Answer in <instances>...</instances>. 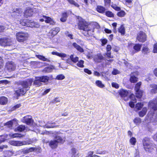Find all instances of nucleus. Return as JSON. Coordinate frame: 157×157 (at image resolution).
I'll use <instances>...</instances> for the list:
<instances>
[{"instance_id": "1", "label": "nucleus", "mask_w": 157, "mask_h": 157, "mask_svg": "<svg viewBox=\"0 0 157 157\" xmlns=\"http://www.w3.org/2000/svg\"><path fill=\"white\" fill-rule=\"evenodd\" d=\"M148 107L152 109L155 113H157V97L149 102ZM151 113L150 112L148 113V117L150 119L151 122L155 123L157 122V114L154 113L151 115Z\"/></svg>"}, {"instance_id": "2", "label": "nucleus", "mask_w": 157, "mask_h": 157, "mask_svg": "<svg viewBox=\"0 0 157 157\" xmlns=\"http://www.w3.org/2000/svg\"><path fill=\"white\" fill-rule=\"evenodd\" d=\"M33 81V80L32 79H30L22 82L21 84L23 88L17 90L16 91V93L17 96H19L21 95H23L26 90H28V88L31 85Z\"/></svg>"}, {"instance_id": "3", "label": "nucleus", "mask_w": 157, "mask_h": 157, "mask_svg": "<svg viewBox=\"0 0 157 157\" xmlns=\"http://www.w3.org/2000/svg\"><path fill=\"white\" fill-rule=\"evenodd\" d=\"M78 19L79 20L78 23V28L79 29L82 30L84 31L89 32H93L91 29V28L89 26L88 24L86 23L81 17H78Z\"/></svg>"}, {"instance_id": "4", "label": "nucleus", "mask_w": 157, "mask_h": 157, "mask_svg": "<svg viewBox=\"0 0 157 157\" xmlns=\"http://www.w3.org/2000/svg\"><path fill=\"white\" fill-rule=\"evenodd\" d=\"M142 142L144 150L147 151L151 152L153 149V146L150 142V139L145 137L143 139Z\"/></svg>"}, {"instance_id": "5", "label": "nucleus", "mask_w": 157, "mask_h": 157, "mask_svg": "<svg viewBox=\"0 0 157 157\" xmlns=\"http://www.w3.org/2000/svg\"><path fill=\"white\" fill-rule=\"evenodd\" d=\"M46 134H52L53 136L55 137V140L58 143H63L65 141L64 137H62L61 134L56 132H46Z\"/></svg>"}, {"instance_id": "6", "label": "nucleus", "mask_w": 157, "mask_h": 157, "mask_svg": "<svg viewBox=\"0 0 157 157\" xmlns=\"http://www.w3.org/2000/svg\"><path fill=\"white\" fill-rule=\"evenodd\" d=\"M28 36L29 35L27 33L20 32L17 33L16 34L17 40L19 42H23L26 40Z\"/></svg>"}, {"instance_id": "7", "label": "nucleus", "mask_w": 157, "mask_h": 157, "mask_svg": "<svg viewBox=\"0 0 157 157\" xmlns=\"http://www.w3.org/2000/svg\"><path fill=\"white\" fill-rule=\"evenodd\" d=\"M12 39L10 38L0 39V45L3 46H9L12 44Z\"/></svg>"}, {"instance_id": "8", "label": "nucleus", "mask_w": 157, "mask_h": 157, "mask_svg": "<svg viewBox=\"0 0 157 157\" xmlns=\"http://www.w3.org/2000/svg\"><path fill=\"white\" fill-rule=\"evenodd\" d=\"M10 144L11 145L17 146H19L23 145H25L31 144V142L27 141H10Z\"/></svg>"}, {"instance_id": "9", "label": "nucleus", "mask_w": 157, "mask_h": 157, "mask_svg": "<svg viewBox=\"0 0 157 157\" xmlns=\"http://www.w3.org/2000/svg\"><path fill=\"white\" fill-rule=\"evenodd\" d=\"M137 40L140 42H144L146 39V36L145 33L142 31H140L137 35Z\"/></svg>"}, {"instance_id": "10", "label": "nucleus", "mask_w": 157, "mask_h": 157, "mask_svg": "<svg viewBox=\"0 0 157 157\" xmlns=\"http://www.w3.org/2000/svg\"><path fill=\"white\" fill-rule=\"evenodd\" d=\"M119 93L121 97L123 98L125 101H126L128 100V91L124 89H121L119 90Z\"/></svg>"}, {"instance_id": "11", "label": "nucleus", "mask_w": 157, "mask_h": 157, "mask_svg": "<svg viewBox=\"0 0 157 157\" xmlns=\"http://www.w3.org/2000/svg\"><path fill=\"white\" fill-rule=\"evenodd\" d=\"M148 92L151 94L157 93V85L156 84H150L148 88Z\"/></svg>"}, {"instance_id": "12", "label": "nucleus", "mask_w": 157, "mask_h": 157, "mask_svg": "<svg viewBox=\"0 0 157 157\" xmlns=\"http://www.w3.org/2000/svg\"><path fill=\"white\" fill-rule=\"evenodd\" d=\"M21 121L29 125L31 124L33 122V120L31 117L28 115L23 117Z\"/></svg>"}, {"instance_id": "13", "label": "nucleus", "mask_w": 157, "mask_h": 157, "mask_svg": "<svg viewBox=\"0 0 157 157\" xmlns=\"http://www.w3.org/2000/svg\"><path fill=\"white\" fill-rule=\"evenodd\" d=\"M6 67L10 71H14L16 67V64L12 62H8L6 63Z\"/></svg>"}, {"instance_id": "14", "label": "nucleus", "mask_w": 157, "mask_h": 157, "mask_svg": "<svg viewBox=\"0 0 157 157\" xmlns=\"http://www.w3.org/2000/svg\"><path fill=\"white\" fill-rule=\"evenodd\" d=\"M59 31L60 29L58 27L54 28L49 31L48 33V36L50 38L52 37L57 34Z\"/></svg>"}, {"instance_id": "15", "label": "nucleus", "mask_w": 157, "mask_h": 157, "mask_svg": "<svg viewBox=\"0 0 157 157\" xmlns=\"http://www.w3.org/2000/svg\"><path fill=\"white\" fill-rule=\"evenodd\" d=\"M36 10L35 9H27L25 12L24 16L26 17L32 16L34 14V12Z\"/></svg>"}, {"instance_id": "16", "label": "nucleus", "mask_w": 157, "mask_h": 157, "mask_svg": "<svg viewBox=\"0 0 157 157\" xmlns=\"http://www.w3.org/2000/svg\"><path fill=\"white\" fill-rule=\"evenodd\" d=\"M43 17L45 18V21L46 23H50L52 25H54L55 24L54 21L51 18L44 15L43 16Z\"/></svg>"}, {"instance_id": "17", "label": "nucleus", "mask_w": 157, "mask_h": 157, "mask_svg": "<svg viewBox=\"0 0 157 157\" xmlns=\"http://www.w3.org/2000/svg\"><path fill=\"white\" fill-rule=\"evenodd\" d=\"M28 27H30L32 28L36 27L38 28L40 26L39 23L34 21H29V24H28Z\"/></svg>"}, {"instance_id": "18", "label": "nucleus", "mask_w": 157, "mask_h": 157, "mask_svg": "<svg viewBox=\"0 0 157 157\" xmlns=\"http://www.w3.org/2000/svg\"><path fill=\"white\" fill-rule=\"evenodd\" d=\"M41 82H42L40 78L39 77H36L35 79L34 82V84L38 86H40L42 84Z\"/></svg>"}, {"instance_id": "19", "label": "nucleus", "mask_w": 157, "mask_h": 157, "mask_svg": "<svg viewBox=\"0 0 157 157\" xmlns=\"http://www.w3.org/2000/svg\"><path fill=\"white\" fill-rule=\"evenodd\" d=\"M59 56L61 57L62 59L63 60H67L69 57V55L61 52H60Z\"/></svg>"}, {"instance_id": "20", "label": "nucleus", "mask_w": 157, "mask_h": 157, "mask_svg": "<svg viewBox=\"0 0 157 157\" xmlns=\"http://www.w3.org/2000/svg\"><path fill=\"white\" fill-rule=\"evenodd\" d=\"M73 46L78 51L80 52H84L83 49L81 48L79 45L77 44L76 43H74L73 44Z\"/></svg>"}, {"instance_id": "21", "label": "nucleus", "mask_w": 157, "mask_h": 157, "mask_svg": "<svg viewBox=\"0 0 157 157\" xmlns=\"http://www.w3.org/2000/svg\"><path fill=\"white\" fill-rule=\"evenodd\" d=\"M8 101L7 98L5 97L0 98V104L2 105H6Z\"/></svg>"}, {"instance_id": "22", "label": "nucleus", "mask_w": 157, "mask_h": 157, "mask_svg": "<svg viewBox=\"0 0 157 157\" xmlns=\"http://www.w3.org/2000/svg\"><path fill=\"white\" fill-rule=\"evenodd\" d=\"M58 143L55 140H51L49 143V145L52 148H55L58 146Z\"/></svg>"}, {"instance_id": "23", "label": "nucleus", "mask_w": 157, "mask_h": 157, "mask_svg": "<svg viewBox=\"0 0 157 157\" xmlns=\"http://www.w3.org/2000/svg\"><path fill=\"white\" fill-rule=\"evenodd\" d=\"M135 74H136L135 72L131 75L130 81L132 83H135L137 81V78L134 76Z\"/></svg>"}, {"instance_id": "24", "label": "nucleus", "mask_w": 157, "mask_h": 157, "mask_svg": "<svg viewBox=\"0 0 157 157\" xmlns=\"http://www.w3.org/2000/svg\"><path fill=\"white\" fill-rule=\"evenodd\" d=\"M147 110V108L146 107L143 108L142 111L139 113V115L140 117H143L146 114Z\"/></svg>"}, {"instance_id": "25", "label": "nucleus", "mask_w": 157, "mask_h": 157, "mask_svg": "<svg viewBox=\"0 0 157 157\" xmlns=\"http://www.w3.org/2000/svg\"><path fill=\"white\" fill-rule=\"evenodd\" d=\"M142 52L144 54H147L150 52V50L147 46L144 45L142 48Z\"/></svg>"}, {"instance_id": "26", "label": "nucleus", "mask_w": 157, "mask_h": 157, "mask_svg": "<svg viewBox=\"0 0 157 157\" xmlns=\"http://www.w3.org/2000/svg\"><path fill=\"white\" fill-rule=\"evenodd\" d=\"M141 47V45L140 44H136L133 46V48L135 51L133 52V54L140 51Z\"/></svg>"}, {"instance_id": "27", "label": "nucleus", "mask_w": 157, "mask_h": 157, "mask_svg": "<svg viewBox=\"0 0 157 157\" xmlns=\"http://www.w3.org/2000/svg\"><path fill=\"white\" fill-rule=\"evenodd\" d=\"M103 59V56L101 54H98L94 58V59L95 61L98 62Z\"/></svg>"}, {"instance_id": "28", "label": "nucleus", "mask_w": 157, "mask_h": 157, "mask_svg": "<svg viewBox=\"0 0 157 157\" xmlns=\"http://www.w3.org/2000/svg\"><path fill=\"white\" fill-rule=\"evenodd\" d=\"M36 56L39 59L44 61H46L47 62H50V60L47 58H46L44 56H41L40 55H36Z\"/></svg>"}, {"instance_id": "29", "label": "nucleus", "mask_w": 157, "mask_h": 157, "mask_svg": "<svg viewBox=\"0 0 157 157\" xmlns=\"http://www.w3.org/2000/svg\"><path fill=\"white\" fill-rule=\"evenodd\" d=\"M118 32L121 35H124L125 33L124 27L123 25H121L118 29Z\"/></svg>"}, {"instance_id": "30", "label": "nucleus", "mask_w": 157, "mask_h": 157, "mask_svg": "<svg viewBox=\"0 0 157 157\" xmlns=\"http://www.w3.org/2000/svg\"><path fill=\"white\" fill-rule=\"evenodd\" d=\"M97 11L100 13H103L105 11V8L102 6H98L97 8Z\"/></svg>"}, {"instance_id": "31", "label": "nucleus", "mask_w": 157, "mask_h": 157, "mask_svg": "<svg viewBox=\"0 0 157 157\" xmlns=\"http://www.w3.org/2000/svg\"><path fill=\"white\" fill-rule=\"evenodd\" d=\"M67 1L71 5H74L75 7L79 8V5L74 0H67Z\"/></svg>"}, {"instance_id": "32", "label": "nucleus", "mask_w": 157, "mask_h": 157, "mask_svg": "<svg viewBox=\"0 0 157 157\" xmlns=\"http://www.w3.org/2000/svg\"><path fill=\"white\" fill-rule=\"evenodd\" d=\"M36 148L35 147H31L29 149H26L25 150H24L22 151L24 154H27L28 153L30 152H32L35 150H36Z\"/></svg>"}, {"instance_id": "33", "label": "nucleus", "mask_w": 157, "mask_h": 157, "mask_svg": "<svg viewBox=\"0 0 157 157\" xmlns=\"http://www.w3.org/2000/svg\"><path fill=\"white\" fill-rule=\"evenodd\" d=\"M39 77L40 78V80L42 82H46L49 80V77L47 76H42Z\"/></svg>"}, {"instance_id": "34", "label": "nucleus", "mask_w": 157, "mask_h": 157, "mask_svg": "<svg viewBox=\"0 0 157 157\" xmlns=\"http://www.w3.org/2000/svg\"><path fill=\"white\" fill-rule=\"evenodd\" d=\"M136 96L137 98H141L143 94V92L142 90H140L137 91H136Z\"/></svg>"}, {"instance_id": "35", "label": "nucleus", "mask_w": 157, "mask_h": 157, "mask_svg": "<svg viewBox=\"0 0 157 157\" xmlns=\"http://www.w3.org/2000/svg\"><path fill=\"white\" fill-rule=\"evenodd\" d=\"M95 84L96 85L99 87L103 88L105 87V85L103 84L100 80H97L95 82Z\"/></svg>"}, {"instance_id": "36", "label": "nucleus", "mask_w": 157, "mask_h": 157, "mask_svg": "<svg viewBox=\"0 0 157 157\" xmlns=\"http://www.w3.org/2000/svg\"><path fill=\"white\" fill-rule=\"evenodd\" d=\"M143 104L141 102H138L136 105L135 106L136 109L139 110L143 106Z\"/></svg>"}, {"instance_id": "37", "label": "nucleus", "mask_w": 157, "mask_h": 157, "mask_svg": "<svg viewBox=\"0 0 157 157\" xmlns=\"http://www.w3.org/2000/svg\"><path fill=\"white\" fill-rule=\"evenodd\" d=\"M129 142L131 144L135 145L136 143V140L135 138L132 137L130 139Z\"/></svg>"}, {"instance_id": "38", "label": "nucleus", "mask_w": 157, "mask_h": 157, "mask_svg": "<svg viewBox=\"0 0 157 157\" xmlns=\"http://www.w3.org/2000/svg\"><path fill=\"white\" fill-rule=\"evenodd\" d=\"M71 59L74 63H76L78 60V57L77 56L74 57L73 55H71Z\"/></svg>"}, {"instance_id": "39", "label": "nucleus", "mask_w": 157, "mask_h": 157, "mask_svg": "<svg viewBox=\"0 0 157 157\" xmlns=\"http://www.w3.org/2000/svg\"><path fill=\"white\" fill-rule=\"evenodd\" d=\"M133 122L137 125H139L141 122V119L139 117H136L133 120Z\"/></svg>"}, {"instance_id": "40", "label": "nucleus", "mask_w": 157, "mask_h": 157, "mask_svg": "<svg viewBox=\"0 0 157 157\" xmlns=\"http://www.w3.org/2000/svg\"><path fill=\"white\" fill-rule=\"evenodd\" d=\"M71 152L72 154V157H78V154L76 155V150L75 148H72L71 149Z\"/></svg>"}, {"instance_id": "41", "label": "nucleus", "mask_w": 157, "mask_h": 157, "mask_svg": "<svg viewBox=\"0 0 157 157\" xmlns=\"http://www.w3.org/2000/svg\"><path fill=\"white\" fill-rule=\"evenodd\" d=\"M67 17V13H63L62 17L60 19V21L63 22L66 21Z\"/></svg>"}, {"instance_id": "42", "label": "nucleus", "mask_w": 157, "mask_h": 157, "mask_svg": "<svg viewBox=\"0 0 157 157\" xmlns=\"http://www.w3.org/2000/svg\"><path fill=\"white\" fill-rule=\"evenodd\" d=\"M16 121V120L13 119L12 121H10L7 122L6 123V125H7L9 128H10L12 127L13 122L16 121V123L17 122Z\"/></svg>"}, {"instance_id": "43", "label": "nucleus", "mask_w": 157, "mask_h": 157, "mask_svg": "<svg viewBox=\"0 0 157 157\" xmlns=\"http://www.w3.org/2000/svg\"><path fill=\"white\" fill-rule=\"evenodd\" d=\"M29 21L28 20H23L20 21V23L22 25L28 26V24H29Z\"/></svg>"}, {"instance_id": "44", "label": "nucleus", "mask_w": 157, "mask_h": 157, "mask_svg": "<svg viewBox=\"0 0 157 157\" xmlns=\"http://www.w3.org/2000/svg\"><path fill=\"white\" fill-rule=\"evenodd\" d=\"M84 63V61L83 60H80L77 63V65L80 67H84V65H83Z\"/></svg>"}, {"instance_id": "45", "label": "nucleus", "mask_w": 157, "mask_h": 157, "mask_svg": "<svg viewBox=\"0 0 157 157\" xmlns=\"http://www.w3.org/2000/svg\"><path fill=\"white\" fill-rule=\"evenodd\" d=\"M65 78V76L63 74H60L57 75L56 77V79L58 80H62Z\"/></svg>"}, {"instance_id": "46", "label": "nucleus", "mask_w": 157, "mask_h": 157, "mask_svg": "<svg viewBox=\"0 0 157 157\" xmlns=\"http://www.w3.org/2000/svg\"><path fill=\"white\" fill-rule=\"evenodd\" d=\"M7 135L0 136V144L4 142L7 139Z\"/></svg>"}, {"instance_id": "47", "label": "nucleus", "mask_w": 157, "mask_h": 157, "mask_svg": "<svg viewBox=\"0 0 157 157\" xmlns=\"http://www.w3.org/2000/svg\"><path fill=\"white\" fill-rule=\"evenodd\" d=\"M10 135L11 136V137H12L13 138H15V137L21 138L23 136L21 135L20 134H18L17 133H15V134H10Z\"/></svg>"}, {"instance_id": "48", "label": "nucleus", "mask_w": 157, "mask_h": 157, "mask_svg": "<svg viewBox=\"0 0 157 157\" xmlns=\"http://www.w3.org/2000/svg\"><path fill=\"white\" fill-rule=\"evenodd\" d=\"M141 85V82H139L137 83L136 85L135 90V91H137L140 90V86Z\"/></svg>"}, {"instance_id": "49", "label": "nucleus", "mask_w": 157, "mask_h": 157, "mask_svg": "<svg viewBox=\"0 0 157 157\" xmlns=\"http://www.w3.org/2000/svg\"><path fill=\"white\" fill-rule=\"evenodd\" d=\"M25 126L23 125H20L17 127V130L18 131L21 132L25 130Z\"/></svg>"}, {"instance_id": "50", "label": "nucleus", "mask_w": 157, "mask_h": 157, "mask_svg": "<svg viewBox=\"0 0 157 157\" xmlns=\"http://www.w3.org/2000/svg\"><path fill=\"white\" fill-rule=\"evenodd\" d=\"M106 15L109 17H114V14L111 12L108 11H107L105 13Z\"/></svg>"}, {"instance_id": "51", "label": "nucleus", "mask_w": 157, "mask_h": 157, "mask_svg": "<svg viewBox=\"0 0 157 157\" xmlns=\"http://www.w3.org/2000/svg\"><path fill=\"white\" fill-rule=\"evenodd\" d=\"M125 13L123 11H121L118 12L117 13V15L120 17H123L125 16Z\"/></svg>"}, {"instance_id": "52", "label": "nucleus", "mask_w": 157, "mask_h": 157, "mask_svg": "<svg viewBox=\"0 0 157 157\" xmlns=\"http://www.w3.org/2000/svg\"><path fill=\"white\" fill-rule=\"evenodd\" d=\"M130 98L131 99V101L136 102V99L135 98V95L132 94L130 96Z\"/></svg>"}, {"instance_id": "53", "label": "nucleus", "mask_w": 157, "mask_h": 157, "mask_svg": "<svg viewBox=\"0 0 157 157\" xmlns=\"http://www.w3.org/2000/svg\"><path fill=\"white\" fill-rule=\"evenodd\" d=\"M124 63L128 68L130 69L132 67L131 64L128 63L127 61H124Z\"/></svg>"}, {"instance_id": "54", "label": "nucleus", "mask_w": 157, "mask_h": 157, "mask_svg": "<svg viewBox=\"0 0 157 157\" xmlns=\"http://www.w3.org/2000/svg\"><path fill=\"white\" fill-rule=\"evenodd\" d=\"M19 10L20 11H19V10H16V11H15L14 12H13V15H15L16 14L18 16L19 15L18 14H20L22 12V11H21V10L20 9Z\"/></svg>"}, {"instance_id": "55", "label": "nucleus", "mask_w": 157, "mask_h": 157, "mask_svg": "<svg viewBox=\"0 0 157 157\" xmlns=\"http://www.w3.org/2000/svg\"><path fill=\"white\" fill-rule=\"evenodd\" d=\"M60 98H56L52 101V103H56L60 102Z\"/></svg>"}, {"instance_id": "56", "label": "nucleus", "mask_w": 157, "mask_h": 157, "mask_svg": "<svg viewBox=\"0 0 157 157\" xmlns=\"http://www.w3.org/2000/svg\"><path fill=\"white\" fill-rule=\"evenodd\" d=\"M120 73L119 71L117 69H114L112 72V74L113 75H116Z\"/></svg>"}, {"instance_id": "57", "label": "nucleus", "mask_w": 157, "mask_h": 157, "mask_svg": "<svg viewBox=\"0 0 157 157\" xmlns=\"http://www.w3.org/2000/svg\"><path fill=\"white\" fill-rule=\"evenodd\" d=\"M153 52L154 53H157V43L154 45Z\"/></svg>"}, {"instance_id": "58", "label": "nucleus", "mask_w": 157, "mask_h": 157, "mask_svg": "<svg viewBox=\"0 0 157 157\" xmlns=\"http://www.w3.org/2000/svg\"><path fill=\"white\" fill-rule=\"evenodd\" d=\"M111 52H107L105 54L107 56V57L109 58H112L113 57L111 55Z\"/></svg>"}, {"instance_id": "59", "label": "nucleus", "mask_w": 157, "mask_h": 157, "mask_svg": "<svg viewBox=\"0 0 157 157\" xmlns=\"http://www.w3.org/2000/svg\"><path fill=\"white\" fill-rule=\"evenodd\" d=\"M112 86L113 87H115L116 88H118L119 87V85L118 84L114 82L112 83Z\"/></svg>"}, {"instance_id": "60", "label": "nucleus", "mask_w": 157, "mask_h": 157, "mask_svg": "<svg viewBox=\"0 0 157 157\" xmlns=\"http://www.w3.org/2000/svg\"><path fill=\"white\" fill-rule=\"evenodd\" d=\"M112 7L115 10H117V11H119L120 10H121V8L119 7H118L116 6V5H114L112 6Z\"/></svg>"}, {"instance_id": "61", "label": "nucleus", "mask_w": 157, "mask_h": 157, "mask_svg": "<svg viewBox=\"0 0 157 157\" xmlns=\"http://www.w3.org/2000/svg\"><path fill=\"white\" fill-rule=\"evenodd\" d=\"M9 82L7 80H1L0 81V84H7Z\"/></svg>"}, {"instance_id": "62", "label": "nucleus", "mask_w": 157, "mask_h": 157, "mask_svg": "<svg viewBox=\"0 0 157 157\" xmlns=\"http://www.w3.org/2000/svg\"><path fill=\"white\" fill-rule=\"evenodd\" d=\"M136 102L132 101H130L129 104V106H130L131 108H133L135 105L134 103Z\"/></svg>"}, {"instance_id": "63", "label": "nucleus", "mask_w": 157, "mask_h": 157, "mask_svg": "<svg viewBox=\"0 0 157 157\" xmlns=\"http://www.w3.org/2000/svg\"><path fill=\"white\" fill-rule=\"evenodd\" d=\"M105 6L109 5L111 2V0H104Z\"/></svg>"}, {"instance_id": "64", "label": "nucleus", "mask_w": 157, "mask_h": 157, "mask_svg": "<svg viewBox=\"0 0 157 157\" xmlns=\"http://www.w3.org/2000/svg\"><path fill=\"white\" fill-rule=\"evenodd\" d=\"M94 154L93 151H90L88 152V155L87 156L88 157H92Z\"/></svg>"}]
</instances>
